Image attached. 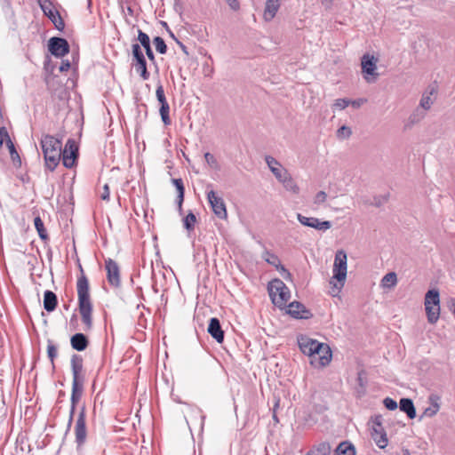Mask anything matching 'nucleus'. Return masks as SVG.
Here are the masks:
<instances>
[{
    "mask_svg": "<svg viewBox=\"0 0 455 455\" xmlns=\"http://www.w3.org/2000/svg\"><path fill=\"white\" fill-rule=\"evenodd\" d=\"M80 270L82 274L78 277L76 283L78 307L82 322L84 323L85 330L87 331L91 330L92 327V304L90 299L89 281L84 274V270L81 266Z\"/></svg>",
    "mask_w": 455,
    "mask_h": 455,
    "instance_id": "nucleus-1",
    "label": "nucleus"
},
{
    "mask_svg": "<svg viewBox=\"0 0 455 455\" xmlns=\"http://www.w3.org/2000/svg\"><path fill=\"white\" fill-rule=\"evenodd\" d=\"M40 145L44 154L45 168L53 172L61 159L62 142L52 135L45 134L42 136Z\"/></svg>",
    "mask_w": 455,
    "mask_h": 455,
    "instance_id": "nucleus-2",
    "label": "nucleus"
},
{
    "mask_svg": "<svg viewBox=\"0 0 455 455\" xmlns=\"http://www.w3.org/2000/svg\"><path fill=\"white\" fill-rule=\"evenodd\" d=\"M267 291L272 303L283 309L291 298V291L288 286L279 278H275L267 284Z\"/></svg>",
    "mask_w": 455,
    "mask_h": 455,
    "instance_id": "nucleus-3",
    "label": "nucleus"
},
{
    "mask_svg": "<svg viewBox=\"0 0 455 455\" xmlns=\"http://www.w3.org/2000/svg\"><path fill=\"white\" fill-rule=\"evenodd\" d=\"M347 256L343 250H339L335 254L332 279H336L338 283H333L332 296H336L344 286L347 277Z\"/></svg>",
    "mask_w": 455,
    "mask_h": 455,
    "instance_id": "nucleus-4",
    "label": "nucleus"
},
{
    "mask_svg": "<svg viewBox=\"0 0 455 455\" xmlns=\"http://www.w3.org/2000/svg\"><path fill=\"white\" fill-rule=\"evenodd\" d=\"M425 310L428 323L434 324L440 317V295L435 289L429 290L425 296Z\"/></svg>",
    "mask_w": 455,
    "mask_h": 455,
    "instance_id": "nucleus-5",
    "label": "nucleus"
},
{
    "mask_svg": "<svg viewBox=\"0 0 455 455\" xmlns=\"http://www.w3.org/2000/svg\"><path fill=\"white\" fill-rule=\"evenodd\" d=\"M75 443L76 451H83L87 440V427H86V411L85 406H83L77 415L75 424Z\"/></svg>",
    "mask_w": 455,
    "mask_h": 455,
    "instance_id": "nucleus-6",
    "label": "nucleus"
},
{
    "mask_svg": "<svg viewBox=\"0 0 455 455\" xmlns=\"http://www.w3.org/2000/svg\"><path fill=\"white\" fill-rule=\"evenodd\" d=\"M37 3L44 14L48 17L58 30H63L65 23L60 12L54 8L50 0H37Z\"/></svg>",
    "mask_w": 455,
    "mask_h": 455,
    "instance_id": "nucleus-7",
    "label": "nucleus"
},
{
    "mask_svg": "<svg viewBox=\"0 0 455 455\" xmlns=\"http://www.w3.org/2000/svg\"><path fill=\"white\" fill-rule=\"evenodd\" d=\"M78 157V147L73 139H68L64 149H61V159L66 168H72Z\"/></svg>",
    "mask_w": 455,
    "mask_h": 455,
    "instance_id": "nucleus-8",
    "label": "nucleus"
},
{
    "mask_svg": "<svg viewBox=\"0 0 455 455\" xmlns=\"http://www.w3.org/2000/svg\"><path fill=\"white\" fill-rule=\"evenodd\" d=\"M206 195L214 214L220 219H226L228 213L223 198L218 196L213 189L207 190Z\"/></svg>",
    "mask_w": 455,
    "mask_h": 455,
    "instance_id": "nucleus-9",
    "label": "nucleus"
},
{
    "mask_svg": "<svg viewBox=\"0 0 455 455\" xmlns=\"http://www.w3.org/2000/svg\"><path fill=\"white\" fill-rule=\"evenodd\" d=\"M300 351L309 357L310 362L315 357V353L323 347V343L307 337H301L299 339Z\"/></svg>",
    "mask_w": 455,
    "mask_h": 455,
    "instance_id": "nucleus-10",
    "label": "nucleus"
},
{
    "mask_svg": "<svg viewBox=\"0 0 455 455\" xmlns=\"http://www.w3.org/2000/svg\"><path fill=\"white\" fill-rule=\"evenodd\" d=\"M377 60L370 54H364L361 60L362 72L367 82H372L377 76Z\"/></svg>",
    "mask_w": 455,
    "mask_h": 455,
    "instance_id": "nucleus-11",
    "label": "nucleus"
},
{
    "mask_svg": "<svg viewBox=\"0 0 455 455\" xmlns=\"http://www.w3.org/2000/svg\"><path fill=\"white\" fill-rule=\"evenodd\" d=\"M48 48L50 52L58 58L64 57L69 52V44L68 41L62 37H52L49 40Z\"/></svg>",
    "mask_w": 455,
    "mask_h": 455,
    "instance_id": "nucleus-12",
    "label": "nucleus"
},
{
    "mask_svg": "<svg viewBox=\"0 0 455 455\" xmlns=\"http://www.w3.org/2000/svg\"><path fill=\"white\" fill-rule=\"evenodd\" d=\"M297 219L301 225L315 228L318 231L324 232L331 228V222L329 220H320L315 217H306L301 213H297Z\"/></svg>",
    "mask_w": 455,
    "mask_h": 455,
    "instance_id": "nucleus-13",
    "label": "nucleus"
},
{
    "mask_svg": "<svg viewBox=\"0 0 455 455\" xmlns=\"http://www.w3.org/2000/svg\"><path fill=\"white\" fill-rule=\"evenodd\" d=\"M105 268L108 283L113 287H119L121 279L118 264L114 259L108 258L105 259Z\"/></svg>",
    "mask_w": 455,
    "mask_h": 455,
    "instance_id": "nucleus-14",
    "label": "nucleus"
},
{
    "mask_svg": "<svg viewBox=\"0 0 455 455\" xmlns=\"http://www.w3.org/2000/svg\"><path fill=\"white\" fill-rule=\"evenodd\" d=\"M331 360V350L327 344L323 343V347L315 353V357L310 364L315 368H322L330 363Z\"/></svg>",
    "mask_w": 455,
    "mask_h": 455,
    "instance_id": "nucleus-15",
    "label": "nucleus"
},
{
    "mask_svg": "<svg viewBox=\"0 0 455 455\" xmlns=\"http://www.w3.org/2000/svg\"><path fill=\"white\" fill-rule=\"evenodd\" d=\"M287 314L295 319H308L312 316L311 312L299 301H292L287 304Z\"/></svg>",
    "mask_w": 455,
    "mask_h": 455,
    "instance_id": "nucleus-16",
    "label": "nucleus"
},
{
    "mask_svg": "<svg viewBox=\"0 0 455 455\" xmlns=\"http://www.w3.org/2000/svg\"><path fill=\"white\" fill-rule=\"evenodd\" d=\"M265 161L269 167L271 172L276 178L277 180H280L283 176H285L289 172L283 168L281 164L273 156H267L265 157Z\"/></svg>",
    "mask_w": 455,
    "mask_h": 455,
    "instance_id": "nucleus-17",
    "label": "nucleus"
},
{
    "mask_svg": "<svg viewBox=\"0 0 455 455\" xmlns=\"http://www.w3.org/2000/svg\"><path fill=\"white\" fill-rule=\"evenodd\" d=\"M208 332L216 339L218 343H222L224 340V331L221 329L220 322L216 317H212L209 322Z\"/></svg>",
    "mask_w": 455,
    "mask_h": 455,
    "instance_id": "nucleus-18",
    "label": "nucleus"
},
{
    "mask_svg": "<svg viewBox=\"0 0 455 455\" xmlns=\"http://www.w3.org/2000/svg\"><path fill=\"white\" fill-rule=\"evenodd\" d=\"M83 357L80 355L74 354L70 359V366L72 371L73 379H84L83 371Z\"/></svg>",
    "mask_w": 455,
    "mask_h": 455,
    "instance_id": "nucleus-19",
    "label": "nucleus"
},
{
    "mask_svg": "<svg viewBox=\"0 0 455 455\" xmlns=\"http://www.w3.org/2000/svg\"><path fill=\"white\" fill-rule=\"evenodd\" d=\"M138 41L140 42V48L143 47L146 52V55L150 61L153 63L156 62L155 54L153 52V50L151 48L150 44V38L148 34L143 32L142 30H138Z\"/></svg>",
    "mask_w": 455,
    "mask_h": 455,
    "instance_id": "nucleus-20",
    "label": "nucleus"
},
{
    "mask_svg": "<svg viewBox=\"0 0 455 455\" xmlns=\"http://www.w3.org/2000/svg\"><path fill=\"white\" fill-rule=\"evenodd\" d=\"M262 259L269 265L275 267L278 271L284 272L290 275V273L287 271L284 266L281 264L278 256L275 255V253L269 251L268 250H265L264 252L262 253Z\"/></svg>",
    "mask_w": 455,
    "mask_h": 455,
    "instance_id": "nucleus-21",
    "label": "nucleus"
},
{
    "mask_svg": "<svg viewBox=\"0 0 455 455\" xmlns=\"http://www.w3.org/2000/svg\"><path fill=\"white\" fill-rule=\"evenodd\" d=\"M70 344L73 349L81 352L87 348L89 340L84 333L78 332L71 337Z\"/></svg>",
    "mask_w": 455,
    "mask_h": 455,
    "instance_id": "nucleus-22",
    "label": "nucleus"
},
{
    "mask_svg": "<svg viewBox=\"0 0 455 455\" xmlns=\"http://www.w3.org/2000/svg\"><path fill=\"white\" fill-rule=\"evenodd\" d=\"M84 379H73L72 380V392L70 397L71 403H78L84 392Z\"/></svg>",
    "mask_w": 455,
    "mask_h": 455,
    "instance_id": "nucleus-23",
    "label": "nucleus"
},
{
    "mask_svg": "<svg viewBox=\"0 0 455 455\" xmlns=\"http://www.w3.org/2000/svg\"><path fill=\"white\" fill-rule=\"evenodd\" d=\"M280 7L279 0H267L265 11H264V19L267 21H270L275 16L278 9Z\"/></svg>",
    "mask_w": 455,
    "mask_h": 455,
    "instance_id": "nucleus-24",
    "label": "nucleus"
},
{
    "mask_svg": "<svg viewBox=\"0 0 455 455\" xmlns=\"http://www.w3.org/2000/svg\"><path fill=\"white\" fill-rule=\"evenodd\" d=\"M58 304V299L56 294L52 291H45L44 293V308L47 312H52L55 310Z\"/></svg>",
    "mask_w": 455,
    "mask_h": 455,
    "instance_id": "nucleus-25",
    "label": "nucleus"
},
{
    "mask_svg": "<svg viewBox=\"0 0 455 455\" xmlns=\"http://www.w3.org/2000/svg\"><path fill=\"white\" fill-rule=\"evenodd\" d=\"M437 93V85L434 84L428 87L427 91L423 94L422 99L420 100V106L425 110L430 108L433 104L432 97Z\"/></svg>",
    "mask_w": 455,
    "mask_h": 455,
    "instance_id": "nucleus-26",
    "label": "nucleus"
},
{
    "mask_svg": "<svg viewBox=\"0 0 455 455\" xmlns=\"http://www.w3.org/2000/svg\"><path fill=\"white\" fill-rule=\"evenodd\" d=\"M371 437L375 441L379 448L384 449L387 445V435L383 428L373 427L371 431Z\"/></svg>",
    "mask_w": 455,
    "mask_h": 455,
    "instance_id": "nucleus-27",
    "label": "nucleus"
},
{
    "mask_svg": "<svg viewBox=\"0 0 455 455\" xmlns=\"http://www.w3.org/2000/svg\"><path fill=\"white\" fill-rule=\"evenodd\" d=\"M400 411H404L411 419L416 417V410L411 399H400Z\"/></svg>",
    "mask_w": 455,
    "mask_h": 455,
    "instance_id": "nucleus-28",
    "label": "nucleus"
},
{
    "mask_svg": "<svg viewBox=\"0 0 455 455\" xmlns=\"http://www.w3.org/2000/svg\"><path fill=\"white\" fill-rule=\"evenodd\" d=\"M278 181L283 184L287 191L293 194L299 193V188L289 172Z\"/></svg>",
    "mask_w": 455,
    "mask_h": 455,
    "instance_id": "nucleus-29",
    "label": "nucleus"
},
{
    "mask_svg": "<svg viewBox=\"0 0 455 455\" xmlns=\"http://www.w3.org/2000/svg\"><path fill=\"white\" fill-rule=\"evenodd\" d=\"M431 405L425 409L424 415L427 417H434L440 409V397L437 395H431L429 397Z\"/></svg>",
    "mask_w": 455,
    "mask_h": 455,
    "instance_id": "nucleus-30",
    "label": "nucleus"
},
{
    "mask_svg": "<svg viewBox=\"0 0 455 455\" xmlns=\"http://www.w3.org/2000/svg\"><path fill=\"white\" fill-rule=\"evenodd\" d=\"M132 67L135 68V71L140 74L143 80H148L149 78L150 74L147 68L146 58L132 62Z\"/></svg>",
    "mask_w": 455,
    "mask_h": 455,
    "instance_id": "nucleus-31",
    "label": "nucleus"
},
{
    "mask_svg": "<svg viewBox=\"0 0 455 455\" xmlns=\"http://www.w3.org/2000/svg\"><path fill=\"white\" fill-rule=\"evenodd\" d=\"M172 184L175 186L178 196H177V204L179 207V210H182V203L184 201V194H185V188L184 184L181 179H173Z\"/></svg>",
    "mask_w": 455,
    "mask_h": 455,
    "instance_id": "nucleus-32",
    "label": "nucleus"
},
{
    "mask_svg": "<svg viewBox=\"0 0 455 455\" xmlns=\"http://www.w3.org/2000/svg\"><path fill=\"white\" fill-rule=\"evenodd\" d=\"M336 455H355V446L349 442H342L335 449Z\"/></svg>",
    "mask_w": 455,
    "mask_h": 455,
    "instance_id": "nucleus-33",
    "label": "nucleus"
},
{
    "mask_svg": "<svg viewBox=\"0 0 455 455\" xmlns=\"http://www.w3.org/2000/svg\"><path fill=\"white\" fill-rule=\"evenodd\" d=\"M331 447L329 443L323 442L307 452V455H330Z\"/></svg>",
    "mask_w": 455,
    "mask_h": 455,
    "instance_id": "nucleus-34",
    "label": "nucleus"
},
{
    "mask_svg": "<svg viewBox=\"0 0 455 455\" xmlns=\"http://www.w3.org/2000/svg\"><path fill=\"white\" fill-rule=\"evenodd\" d=\"M190 410V418H191V424H194V421L196 420L197 419H199V424L201 426V428H203L204 427V419H205V416L203 414L202 411L199 409V408H189ZM187 423L188 425V427H190V422L189 420L187 419Z\"/></svg>",
    "mask_w": 455,
    "mask_h": 455,
    "instance_id": "nucleus-35",
    "label": "nucleus"
},
{
    "mask_svg": "<svg viewBox=\"0 0 455 455\" xmlns=\"http://www.w3.org/2000/svg\"><path fill=\"white\" fill-rule=\"evenodd\" d=\"M34 225H35V228L36 229V231L38 233L39 237L42 240L46 241L49 238V236H48L46 229L44 228V222L39 216H37L34 219Z\"/></svg>",
    "mask_w": 455,
    "mask_h": 455,
    "instance_id": "nucleus-36",
    "label": "nucleus"
},
{
    "mask_svg": "<svg viewBox=\"0 0 455 455\" xmlns=\"http://www.w3.org/2000/svg\"><path fill=\"white\" fill-rule=\"evenodd\" d=\"M397 275L395 272H389L385 275L381 280V285L384 288H391L396 284Z\"/></svg>",
    "mask_w": 455,
    "mask_h": 455,
    "instance_id": "nucleus-37",
    "label": "nucleus"
},
{
    "mask_svg": "<svg viewBox=\"0 0 455 455\" xmlns=\"http://www.w3.org/2000/svg\"><path fill=\"white\" fill-rule=\"evenodd\" d=\"M169 112H170L169 103H166V104L164 103L163 105L160 106L159 113H160L162 121L164 125H170L172 123L171 118L169 116Z\"/></svg>",
    "mask_w": 455,
    "mask_h": 455,
    "instance_id": "nucleus-38",
    "label": "nucleus"
},
{
    "mask_svg": "<svg viewBox=\"0 0 455 455\" xmlns=\"http://www.w3.org/2000/svg\"><path fill=\"white\" fill-rule=\"evenodd\" d=\"M196 222V217L193 212H189L184 219H183V225L184 228L188 231L194 230L195 224Z\"/></svg>",
    "mask_w": 455,
    "mask_h": 455,
    "instance_id": "nucleus-39",
    "label": "nucleus"
},
{
    "mask_svg": "<svg viewBox=\"0 0 455 455\" xmlns=\"http://www.w3.org/2000/svg\"><path fill=\"white\" fill-rule=\"evenodd\" d=\"M47 355L52 363V368H54V360L58 355L57 347L52 342V340H48L47 343Z\"/></svg>",
    "mask_w": 455,
    "mask_h": 455,
    "instance_id": "nucleus-40",
    "label": "nucleus"
},
{
    "mask_svg": "<svg viewBox=\"0 0 455 455\" xmlns=\"http://www.w3.org/2000/svg\"><path fill=\"white\" fill-rule=\"evenodd\" d=\"M153 44L156 47V52L160 54H165L167 52V45L164 40L161 36H156L153 39Z\"/></svg>",
    "mask_w": 455,
    "mask_h": 455,
    "instance_id": "nucleus-41",
    "label": "nucleus"
},
{
    "mask_svg": "<svg viewBox=\"0 0 455 455\" xmlns=\"http://www.w3.org/2000/svg\"><path fill=\"white\" fill-rule=\"evenodd\" d=\"M352 135V130L347 125H342L337 131V137L339 140L348 139Z\"/></svg>",
    "mask_w": 455,
    "mask_h": 455,
    "instance_id": "nucleus-42",
    "label": "nucleus"
},
{
    "mask_svg": "<svg viewBox=\"0 0 455 455\" xmlns=\"http://www.w3.org/2000/svg\"><path fill=\"white\" fill-rule=\"evenodd\" d=\"M132 59L133 61L140 60L145 59L144 53L140 48V45L139 44H133L132 46Z\"/></svg>",
    "mask_w": 455,
    "mask_h": 455,
    "instance_id": "nucleus-43",
    "label": "nucleus"
},
{
    "mask_svg": "<svg viewBox=\"0 0 455 455\" xmlns=\"http://www.w3.org/2000/svg\"><path fill=\"white\" fill-rule=\"evenodd\" d=\"M6 146L9 149L11 158L13 162H15L16 159L20 160V156L15 148V146L13 142L12 141L11 138H8L6 141Z\"/></svg>",
    "mask_w": 455,
    "mask_h": 455,
    "instance_id": "nucleus-44",
    "label": "nucleus"
},
{
    "mask_svg": "<svg viewBox=\"0 0 455 455\" xmlns=\"http://www.w3.org/2000/svg\"><path fill=\"white\" fill-rule=\"evenodd\" d=\"M156 99L159 101L160 105H163L164 102V104L168 103L165 94H164V87L161 84H159L156 87Z\"/></svg>",
    "mask_w": 455,
    "mask_h": 455,
    "instance_id": "nucleus-45",
    "label": "nucleus"
},
{
    "mask_svg": "<svg viewBox=\"0 0 455 455\" xmlns=\"http://www.w3.org/2000/svg\"><path fill=\"white\" fill-rule=\"evenodd\" d=\"M204 159H205L206 163L208 164V165H210L212 168H213L215 170L219 169V167H220L219 163L212 154H211L209 152L205 153Z\"/></svg>",
    "mask_w": 455,
    "mask_h": 455,
    "instance_id": "nucleus-46",
    "label": "nucleus"
},
{
    "mask_svg": "<svg viewBox=\"0 0 455 455\" xmlns=\"http://www.w3.org/2000/svg\"><path fill=\"white\" fill-rule=\"evenodd\" d=\"M350 105V100L347 99H338L333 103L332 108L337 109H344Z\"/></svg>",
    "mask_w": 455,
    "mask_h": 455,
    "instance_id": "nucleus-47",
    "label": "nucleus"
},
{
    "mask_svg": "<svg viewBox=\"0 0 455 455\" xmlns=\"http://www.w3.org/2000/svg\"><path fill=\"white\" fill-rule=\"evenodd\" d=\"M383 404L389 411H394L398 407V403H396V401H395L394 399H392L390 397H386L383 400Z\"/></svg>",
    "mask_w": 455,
    "mask_h": 455,
    "instance_id": "nucleus-48",
    "label": "nucleus"
},
{
    "mask_svg": "<svg viewBox=\"0 0 455 455\" xmlns=\"http://www.w3.org/2000/svg\"><path fill=\"white\" fill-rule=\"evenodd\" d=\"M327 194L324 191H319L314 199L315 204H321L326 201Z\"/></svg>",
    "mask_w": 455,
    "mask_h": 455,
    "instance_id": "nucleus-49",
    "label": "nucleus"
},
{
    "mask_svg": "<svg viewBox=\"0 0 455 455\" xmlns=\"http://www.w3.org/2000/svg\"><path fill=\"white\" fill-rule=\"evenodd\" d=\"M8 138H10L7 129L3 126L0 127V148L3 147L4 142L7 141Z\"/></svg>",
    "mask_w": 455,
    "mask_h": 455,
    "instance_id": "nucleus-50",
    "label": "nucleus"
},
{
    "mask_svg": "<svg viewBox=\"0 0 455 455\" xmlns=\"http://www.w3.org/2000/svg\"><path fill=\"white\" fill-rule=\"evenodd\" d=\"M382 416L381 415H376L373 419H372V427H371V429L373 430V427H376L377 428H383L382 427Z\"/></svg>",
    "mask_w": 455,
    "mask_h": 455,
    "instance_id": "nucleus-51",
    "label": "nucleus"
},
{
    "mask_svg": "<svg viewBox=\"0 0 455 455\" xmlns=\"http://www.w3.org/2000/svg\"><path fill=\"white\" fill-rule=\"evenodd\" d=\"M76 404L77 403H71V405H70L69 417H68V428H69L71 427V424L74 420V415H75Z\"/></svg>",
    "mask_w": 455,
    "mask_h": 455,
    "instance_id": "nucleus-52",
    "label": "nucleus"
},
{
    "mask_svg": "<svg viewBox=\"0 0 455 455\" xmlns=\"http://www.w3.org/2000/svg\"><path fill=\"white\" fill-rule=\"evenodd\" d=\"M110 192L109 187L108 184H105L103 187V192L100 194V198L104 201H109Z\"/></svg>",
    "mask_w": 455,
    "mask_h": 455,
    "instance_id": "nucleus-53",
    "label": "nucleus"
},
{
    "mask_svg": "<svg viewBox=\"0 0 455 455\" xmlns=\"http://www.w3.org/2000/svg\"><path fill=\"white\" fill-rule=\"evenodd\" d=\"M366 101V100L364 99H357V100H350V105H352L355 108H360L364 102Z\"/></svg>",
    "mask_w": 455,
    "mask_h": 455,
    "instance_id": "nucleus-54",
    "label": "nucleus"
},
{
    "mask_svg": "<svg viewBox=\"0 0 455 455\" xmlns=\"http://www.w3.org/2000/svg\"><path fill=\"white\" fill-rule=\"evenodd\" d=\"M70 68V62L68 60H62L61 65L60 67V72H65L69 70Z\"/></svg>",
    "mask_w": 455,
    "mask_h": 455,
    "instance_id": "nucleus-55",
    "label": "nucleus"
},
{
    "mask_svg": "<svg viewBox=\"0 0 455 455\" xmlns=\"http://www.w3.org/2000/svg\"><path fill=\"white\" fill-rule=\"evenodd\" d=\"M229 6L233 10H237L239 8V3L237 0H228Z\"/></svg>",
    "mask_w": 455,
    "mask_h": 455,
    "instance_id": "nucleus-56",
    "label": "nucleus"
},
{
    "mask_svg": "<svg viewBox=\"0 0 455 455\" xmlns=\"http://www.w3.org/2000/svg\"><path fill=\"white\" fill-rule=\"evenodd\" d=\"M176 42L177 44H179V46L180 47V49L182 50V52L186 54V55H188V48L186 45H184L181 42H180L178 39H176Z\"/></svg>",
    "mask_w": 455,
    "mask_h": 455,
    "instance_id": "nucleus-57",
    "label": "nucleus"
},
{
    "mask_svg": "<svg viewBox=\"0 0 455 455\" xmlns=\"http://www.w3.org/2000/svg\"><path fill=\"white\" fill-rule=\"evenodd\" d=\"M127 11H128V12H129L130 14H132V13H133V11H132V9L131 7H128V8H127Z\"/></svg>",
    "mask_w": 455,
    "mask_h": 455,
    "instance_id": "nucleus-58",
    "label": "nucleus"
},
{
    "mask_svg": "<svg viewBox=\"0 0 455 455\" xmlns=\"http://www.w3.org/2000/svg\"><path fill=\"white\" fill-rule=\"evenodd\" d=\"M273 419H274L275 421L278 422V419H277V417H276V415H275V413H274V415H273Z\"/></svg>",
    "mask_w": 455,
    "mask_h": 455,
    "instance_id": "nucleus-59",
    "label": "nucleus"
},
{
    "mask_svg": "<svg viewBox=\"0 0 455 455\" xmlns=\"http://www.w3.org/2000/svg\"><path fill=\"white\" fill-rule=\"evenodd\" d=\"M403 455H410V453L407 450H405V451H403Z\"/></svg>",
    "mask_w": 455,
    "mask_h": 455,
    "instance_id": "nucleus-60",
    "label": "nucleus"
},
{
    "mask_svg": "<svg viewBox=\"0 0 455 455\" xmlns=\"http://www.w3.org/2000/svg\"><path fill=\"white\" fill-rule=\"evenodd\" d=\"M140 307H144V305H143V304H139V305L137 306V307H138V308H140Z\"/></svg>",
    "mask_w": 455,
    "mask_h": 455,
    "instance_id": "nucleus-61",
    "label": "nucleus"
},
{
    "mask_svg": "<svg viewBox=\"0 0 455 455\" xmlns=\"http://www.w3.org/2000/svg\"><path fill=\"white\" fill-rule=\"evenodd\" d=\"M212 184H208V185H207V188H212Z\"/></svg>",
    "mask_w": 455,
    "mask_h": 455,
    "instance_id": "nucleus-62",
    "label": "nucleus"
},
{
    "mask_svg": "<svg viewBox=\"0 0 455 455\" xmlns=\"http://www.w3.org/2000/svg\"><path fill=\"white\" fill-rule=\"evenodd\" d=\"M76 314H74L72 316V319H76Z\"/></svg>",
    "mask_w": 455,
    "mask_h": 455,
    "instance_id": "nucleus-63",
    "label": "nucleus"
},
{
    "mask_svg": "<svg viewBox=\"0 0 455 455\" xmlns=\"http://www.w3.org/2000/svg\"><path fill=\"white\" fill-rule=\"evenodd\" d=\"M60 395H64V392H63V391H60Z\"/></svg>",
    "mask_w": 455,
    "mask_h": 455,
    "instance_id": "nucleus-64",
    "label": "nucleus"
}]
</instances>
